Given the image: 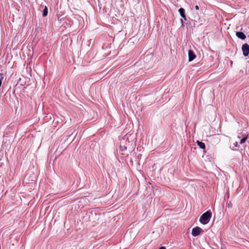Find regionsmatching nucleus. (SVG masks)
Returning a JSON list of instances; mask_svg holds the SVG:
<instances>
[{
  "label": "nucleus",
  "instance_id": "1",
  "mask_svg": "<svg viewBox=\"0 0 249 249\" xmlns=\"http://www.w3.org/2000/svg\"><path fill=\"white\" fill-rule=\"evenodd\" d=\"M212 212L210 211L206 212L200 216L199 222L203 225L207 224L210 221L212 217Z\"/></svg>",
  "mask_w": 249,
  "mask_h": 249
},
{
  "label": "nucleus",
  "instance_id": "8",
  "mask_svg": "<svg viewBox=\"0 0 249 249\" xmlns=\"http://www.w3.org/2000/svg\"><path fill=\"white\" fill-rule=\"evenodd\" d=\"M197 145L199 146V147L201 149H204L205 148V144L204 142H200L199 141H197L196 142Z\"/></svg>",
  "mask_w": 249,
  "mask_h": 249
},
{
  "label": "nucleus",
  "instance_id": "10",
  "mask_svg": "<svg viewBox=\"0 0 249 249\" xmlns=\"http://www.w3.org/2000/svg\"><path fill=\"white\" fill-rule=\"evenodd\" d=\"M247 139V137H244V138H242L240 141V144H242V143H244L246 141Z\"/></svg>",
  "mask_w": 249,
  "mask_h": 249
},
{
  "label": "nucleus",
  "instance_id": "4",
  "mask_svg": "<svg viewBox=\"0 0 249 249\" xmlns=\"http://www.w3.org/2000/svg\"><path fill=\"white\" fill-rule=\"evenodd\" d=\"M188 56L189 61L190 62L193 61L196 57L194 52L191 50H189L188 51Z\"/></svg>",
  "mask_w": 249,
  "mask_h": 249
},
{
  "label": "nucleus",
  "instance_id": "9",
  "mask_svg": "<svg viewBox=\"0 0 249 249\" xmlns=\"http://www.w3.org/2000/svg\"><path fill=\"white\" fill-rule=\"evenodd\" d=\"M48 14V8L46 6H45L44 9L43 11L42 16L43 17H46Z\"/></svg>",
  "mask_w": 249,
  "mask_h": 249
},
{
  "label": "nucleus",
  "instance_id": "6",
  "mask_svg": "<svg viewBox=\"0 0 249 249\" xmlns=\"http://www.w3.org/2000/svg\"><path fill=\"white\" fill-rule=\"evenodd\" d=\"M238 143L237 142H233V143L231 144L230 147L232 150H237L238 148Z\"/></svg>",
  "mask_w": 249,
  "mask_h": 249
},
{
  "label": "nucleus",
  "instance_id": "13",
  "mask_svg": "<svg viewBox=\"0 0 249 249\" xmlns=\"http://www.w3.org/2000/svg\"><path fill=\"white\" fill-rule=\"evenodd\" d=\"M159 249H166L165 247H161L159 248Z\"/></svg>",
  "mask_w": 249,
  "mask_h": 249
},
{
  "label": "nucleus",
  "instance_id": "3",
  "mask_svg": "<svg viewBox=\"0 0 249 249\" xmlns=\"http://www.w3.org/2000/svg\"><path fill=\"white\" fill-rule=\"evenodd\" d=\"M202 229L198 227H196L192 229V234L194 236H196L198 235L201 232H202Z\"/></svg>",
  "mask_w": 249,
  "mask_h": 249
},
{
  "label": "nucleus",
  "instance_id": "2",
  "mask_svg": "<svg viewBox=\"0 0 249 249\" xmlns=\"http://www.w3.org/2000/svg\"><path fill=\"white\" fill-rule=\"evenodd\" d=\"M243 54L245 56H247L249 54V45L247 43L243 44L242 47Z\"/></svg>",
  "mask_w": 249,
  "mask_h": 249
},
{
  "label": "nucleus",
  "instance_id": "12",
  "mask_svg": "<svg viewBox=\"0 0 249 249\" xmlns=\"http://www.w3.org/2000/svg\"><path fill=\"white\" fill-rule=\"evenodd\" d=\"M195 8L196 10H198L199 9V7L198 5H196L195 6Z\"/></svg>",
  "mask_w": 249,
  "mask_h": 249
},
{
  "label": "nucleus",
  "instance_id": "7",
  "mask_svg": "<svg viewBox=\"0 0 249 249\" xmlns=\"http://www.w3.org/2000/svg\"><path fill=\"white\" fill-rule=\"evenodd\" d=\"M178 12L181 16V17L185 20H186V18L185 14V10L183 8H180L178 10Z\"/></svg>",
  "mask_w": 249,
  "mask_h": 249
},
{
  "label": "nucleus",
  "instance_id": "5",
  "mask_svg": "<svg viewBox=\"0 0 249 249\" xmlns=\"http://www.w3.org/2000/svg\"><path fill=\"white\" fill-rule=\"evenodd\" d=\"M236 35L238 38H239L242 40H244L246 38V36L245 35V34L242 32H236Z\"/></svg>",
  "mask_w": 249,
  "mask_h": 249
},
{
  "label": "nucleus",
  "instance_id": "11",
  "mask_svg": "<svg viewBox=\"0 0 249 249\" xmlns=\"http://www.w3.org/2000/svg\"><path fill=\"white\" fill-rule=\"evenodd\" d=\"M120 148L121 150L122 151H124L126 150V147L125 146L120 145Z\"/></svg>",
  "mask_w": 249,
  "mask_h": 249
}]
</instances>
